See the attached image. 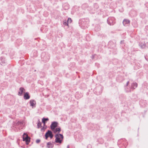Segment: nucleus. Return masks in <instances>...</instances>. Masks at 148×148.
<instances>
[{
  "label": "nucleus",
  "instance_id": "nucleus-1",
  "mask_svg": "<svg viewBox=\"0 0 148 148\" xmlns=\"http://www.w3.org/2000/svg\"><path fill=\"white\" fill-rule=\"evenodd\" d=\"M60 137L61 138L63 139V136L62 134H57L55 135V137H56V139L55 140V141L56 143H61L62 141V140H60Z\"/></svg>",
  "mask_w": 148,
  "mask_h": 148
},
{
  "label": "nucleus",
  "instance_id": "nucleus-2",
  "mask_svg": "<svg viewBox=\"0 0 148 148\" xmlns=\"http://www.w3.org/2000/svg\"><path fill=\"white\" fill-rule=\"evenodd\" d=\"M107 22L110 25H113L115 23L114 18L113 17L109 18L107 20Z\"/></svg>",
  "mask_w": 148,
  "mask_h": 148
},
{
  "label": "nucleus",
  "instance_id": "nucleus-3",
  "mask_svg": "<svg viewBox=\"0 0 148 148\" xmlns=\"http://www.w3.org/2000/svg\"><path fill=\"white\" fill-rule=\"evenodd\" d=\"M58 124V123L56 121H54L52 122L50 125V127L51 130H53L54 129L57 127Z\"/></svg>",
  "mask_w": 148,
  "mask_h": 148
},
{
  "label": "nucleus",
  "instance_id": "nucleus-4",
  "mask_svg": "<svg viewBox=\"0 0 148 148\" xmlns=\"http://www.w3.org/2000/svg\"><path fill=\"white\" fill-rule=\"evenodd\" d=\"M30 138L28 136V135H26V138H25L23 140L25 141L26 143V144L27 145H28L30 142Z\"/></svg>",
  "mask_w": 148,
  "mask_h": 148
},
{
  "label": "nucleus",
  "instance_id": "nucleus-5",
  "mask_svg": "<svg viewBox=\"0 0 148 148\" xmlns=\"http://www.w3.org/2000/svg\"><path fill=\"white\" fill-rule=\"evenodd\" d=\"M54 133H56L57 132L59 133L61 131V129L60 127H56L54 130H52Z\"/></svg>",
  "mask_w": 148,
  "mask_h": 148
},
{
  "label": "nucleus",
  "instance_id": "nucleus-6",
  "mask_svg": "<svg viewBox=\"0 0 148 148\" xmlns=\"http://www.w3.org/2000/svg\"><path fill=\"white\" fill-rule=\"evenodd\" d=\"M52 133V132L51 131L48 130L45 135L46 139H47Z\"/></svg>",
  "mask_w": 148,
  "mask_h": 148
},
{
  "label": "nucleus",
  "instance_id": "nucleus-7",
  "mask_svg": "<svg viewBox=\"0 0 148 148\" xmlns=\"http://www.w3.org/2000/svg\"><path fill=\"white\" fill-rule=\"evenodd\" d=\"M29 103L30 104V106H32V107H36V102L34 100H31L30 101Z\"/></svg>",
  "mask_w": 148,
  "mask_h": 148
},
{
  "label": "nucleus",
  "instance_id": "nucleus-8",
  "mask_svg": "<svg viewBox=\"0 0 148 148\" xmlns=\"http://www.w3.org/2000/svg\"><path fill=\"white\" fill-rule=\"evenodd\" d=\"M130 21L129 20L124 19L123 21V23L124 26H127V25H129Z\"/></svg>",
  "mask_w": 148,
  "mask_h": 148
},
{
  "label": "nucleus",
  "instance_id": "nucleus-9",
  "mask_svg": "<svg viewBox=\"0 0 148 148\" xmlns=\"http://www.w3.org/2000/svg\"><path fill=\"white\" fill-rule=\"evenodd\" d=\"M20 91L18 92V95L19 96H21L23 93L24 91H25V89L23 87H21L19 88Z\"/></svg>",
  "mask_w": 148,
  "mask_h": 148
},
{
  "label": "nucleus",
  "instance_id": "nucleus-10",
  "mask_svg": "<svg viewBox=\"0 0 148 148\" xmlns=\"http://www.w3.org/2000/svg\"><path fill=\"white\" fill-rule=\"evenodd\" d=\"M24 99L27 100L29 99L30 96L29 95V93L28 92H25L24 96Z\"/></svg>",
  "mask_w": 148,
  "mask_h": 148
},
{
  "label": "nucleus",
  "instance_id": "nucleus-11",
  "mask_svg": "<svg viewBox=\"0 0 148 148\" xmlns=\"http://www.w3.org/2000/svg\"><path fill=\"white\" fill-rule=\"evenodd\" d=\"M138 84L136 83H133L132 84L131 88L133 89H135L137 87Z\"/></svg>",
  "mask_w": 148,
  "mask_h": 148
},
{
  "label": "nucleus",
  "instance_id": "nucleus-12",
  "mask_svg": "<svg viewBox=\"0 0 148 148\" xmlns=\"http://www.w3.org/2000/svg\"><path fill=\"white\" fill-rule=\"evenodd\" d=\"M41 127V122L39 120H38V124L37 125V128L39 129Z\"/></svg>",
  "mask_w": 148,
  "mask_h": 148
},
{
  "label": "nucleus",
  "instance_id": "nucleus-13",
  "mask_svg": "<svg viewBox=\"0 0 148 148\" xmlns=\"http://www.w3.org/2000/svg\"><path fill=\"white\" fill-rule=\"evenodd\" d=\"M48 120H49V119L48 118H43L42 119V122L43 123V124L44 125H45V123L46 121H48Z\"/></svg>",
  "mask_w": 148,
  "mask_h": 148
},
{
  "label": "nucleus",
  "instance_id": "nucleus-14",
  "mask_svg": "<svg viewBox=\"0 0 148 148\" xmlns=\"http://www.w3.org/2000/svg\"><path fill=\"white\" fill-rule=\"evenodd\" d=\"M47 145H52V146L51 147H53V144L51 142H49L47 143ZM47 147L48 148H49V147L48 146H47Z\"/></svg>",
  "mask_w": 148,
  "mask_h": 148
},
{
  "label": "nucleus",
  "instance_id": "nucleus-15",
  "mask_svg": "<svg viewBox=\"0 0 148 148\" xmlns=\"http://www.w3.org/2000/svg\"><path fill=\"white\" fill-rule=\"evenodd\" d=\"M63 24L65 25L68 26V22H67V21H66V20H64L63 21Z\"/></svg>",
  "mask_w": 148,
  "mask_h": 148
},
{
  "label": "nucleus",
  "instance_id": "nucleus-16",
  "mask_svg": "<svg viewBox=\"0 0 148 148\" xmlns=\"http://www.w3.org/2000/svg\"><path fill=\"white\" fill-rule=\"evenodd\" d=\"M23 124V122L21 121H18L17 123V125H21Z\"/></svg>",
  "mask_w": 148,
  "mask_h": 148
},
{
  "label": "nucleus",
  "instance_id": "nucleus-17",
  "mask_svg": "<svg viewBox=\"0 0 148 148\" xmlns=\"http://www.w3.org/2000/svg\"><path fill=\"white\" fill-rule=\"evenodd\" d=\"M72 20H71V19L70 18H68L67 21V22H68V23H70L72 22Z\"/></svg>",
  "mask_w": 148,
  "mask_h": 148
},
{
  "label": "nucleus",
  "instance_id": "nucleus-18",
  "mask_svg": "<svg viewBox=\"0 0 148 148\" xmlns=\"http://www.w3.org/2000/svg\"><path fill=\"white\" fill-rule=\"evenodd\" d=\"M26 135H28L27 134H26L25 133H24L23 134V140H24V139H25V138H26Z\"/></svg>",
  "mask_w": 148,
  "mask_h": 148
},
{
  "label": "nucleus",
  "instance_id": "nucleus-19",
  "mask_svg": "<svg viewBox=\"0 0 148 148\" xmlns=\"http://www.w3.org/2000/svg\"><path fill=\"white\" fill-rule=\"evenodd\" d=\"M40 141V139H38L36 140V142L37 143H39Z\"/></svg>",
  "mask_w": 148,
  "mask_h": 148
},
{
  "label": "nucleus",
  "instance_id": "nucleus-20",
  "mask_svg": "<svg viewBox=\"0 0 148 148\" xmlns=\"http://www.w3.org/2000/svg\"><path fill=\"white\" fill-rule=\"evenodd\" d=\"M53 135L52 133V134L49 136V137H50L51 138H52L53 137Z\"/></svg>",
  "mask_w": 148,
  "mask_h": 148
},
{
  "label": "nucleus",
  "instance_id": "nucleus-21",
  "mask_svg": "<svg viewBox=\"0 0 148 148\" xmlns=\"http://www.w3.org/2000/svg\"><path fill=\"white\" fill-rule=\"evenodd\" d=\"M129 84V81H128L126 84V86H127Z\"/></svg>",
  "mask_w": 148,
  "mask_h": 148
},
{
  "label": "nucleus",
  "instance_id": "nucleus-22",
  "mask_svg": "<svg viewBox=\"0 0 148 148\" xmlns=\"http://www.w3.org/2000/svg\"><path fill=\"white\" fill-rule=\"evenodd\" d=\"M41 131H42L43 130H44V127H43L41 128Z\"/></svg>",
  "mask_w": 148,
  "mask_h": 148
},
{
  "label": "nucleus",
  "instance_id": "nucleus-23",
  "mask_svg": "<svg viewBox=\"0 0 148 148\" xmlns=\"http://www.w3.org/2000/svg\"><path fill=\"white\" fill-rule=\"evenodd\" d=\"M94 58V55L92 56V59H93Z\"/></svg>",
  "mask_w": 148,
  "mask_h": 148
},
{
  "label": "nucleus",
  "instance_id": "nucleus-24",
  "mask_svg": "<svg viewBox=\"0 0 148 148\" xmlns=\"http://www.w3.org/2000/svg\"><path fill=\"white\" fill-rule=\"evenodd\" d=\"M67 148H69V145H68L67 146Z\"/></svg>",
  "mask_w": 148,
  "mask_h": 148
},
{
  "label": "nucleus",
  "instance_id": "nucleus-25",
  "mask_svg": "<svg viewBox=\"0 0 148 148\" xmlns=\"http://www.w3.org/2000/svg\"><path fill=\"white\" fill-rule=\"evenodd\" d=\"M129 92H131V90H130V91H129Z\"/></svg>",
  "mask_w": 148,
  "mask_h": 148
}]
</instances>
